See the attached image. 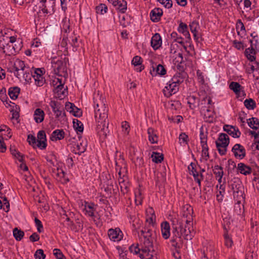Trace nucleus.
Listing matches in <instances>:
<instances>
[{
    "label": "nucleus",
    "instance_id": "28",
    "mask_svg": "<svg viewBox=\"0 0 259 259\" xmlns=\"http://www.w3.org/2000/svg\"><path fill=\"white\" fill-rule=\"evenodd\" d=\"M152 68L153 72L154 73L153 75H159L162 76L165 75L166 73V69L164 66L161 64L156 65L155 67L153 66Z\"/></svg>",
    "mask_w": 259,
    "mask_h": 259
},
{
    "label": "nucleus",
    "instance_id": "45",
    "mask_svg": "<svg viewBox=\"0 0 259 259\" xmlns=\"http://www.w3.org/2000/svg\"><path fill=\"white\" fill-rule=\"evenodd\" d=\"M189 27L191 32L193 34L194 37L196 38L198 28V23L196 21H193L189 24Z\"/></svg>",
    "mask_w": 259,
    "mask_h": 259
},
{
    "label": "nucleus",
    "instance_id": "34",
    "mask_svg": "<svg viewBox=\"0 0 259 259\" xmlns=\"http://www.w3.org/2000/svg\"><path fill=\"white\" fill-rule=\"evenodd\" d=\"M120 190L122 194H128L130 188V184L128 181L125 182L124 180L119 182Z\"/></svg>",
    "mask_w": 259,
    "mask_h": 259
},
{
    "label": "nucleus",
    "instance_id": "60",
    "mask_svg": "<svg viewBox=\"0 0 259 259\" xmlns=\"http://www.w3.org/2000/svg\"><path fill=\"white\" fill-rule=\"evenodd\" d=\"M75 108H76V107L74 104L70 102H67L65 104L66 110L70 113H73Z\"/></svg>",
    "mask_w": 259,
    "mask_h": 259
},
{
    "label": "nucleus",
    "instance_id": "8",
    "mask_svg": "<svg viewBox=\"0 0 259 259\" xmlns=\"http://www.w3.org/2000/svg\"><path fill=\"white\" fill-rule=\"evenodd\" d=\"M108 235L110 239L113 241H119L123 238V233L119 228L109 229Z\"/></svg>",
    "mask_w": 259,
    "mask_h": 259
},
{
    "label": "nucleus",
    "instance_id": "38",
    "mask_svg": "<svg viewBox=\"0 0 259 259\" xmlns=\"http://www.w3.org/2000/svg\"><path fill=\"white\" fill-rule=\"evenodd\" d=\"M143 197L142 192L140 189H136L135 191V201L137 205L142 204Z\"/></svg>",
    "mask_w": 259,
    "mask_h": 259
},
{
    "label": "nucleus",
    "instance_id": "51",
    "mask_svg": "<svg viewBox=\"0 0 259 259\" xmlns=\"http://www.w3.org/2000/svg\"><path fill=\"white\" fill-rule=\"evenodd\" d=\"M130 124L127 121H124L121 123L122 132L125 136H127L129 134Z\"/></svg>",
    "mask_w": 259,
    "mask_h": 259
},
{
    "label": "nucleus",
    "instance_id": "43",
    "mask_svg": "<svg viewBox=\"0 0 259 259\" xmlns=\"http://www.w3.org/2000/svg\"><path fill=\"white\" fill-rule=\"evenodd\" d=\"M23 74V78L25 79V81L27 83H31L32 77L33 78V73L28 69V70H25V72H22Z\"/></svg>",
    "mask_w": 259,
    "mask_h": 259
},
{
    "label": "nucleus",
    "instance_id": "56",
    "mask_svg": "<svg viewBox=\"0 0 259 259\" xmlns=\"http://www.w3.org/2000/svg\"><path fill=\"white\" fill-rule=\"evenodd\" d=\"M0 99L2 102H6L8 103V97L6 94V89L5 88H3L0 91Z\"/></svg>",
    "mask_w": 259,
    "mask_h": 259
},
{
    "label": "nucleus",
    "instance_id": "15",
    "mask_svg": "<svg viewBox=\"0 0 259 259\" xmlns=\"http://www.w3.org/2000/svg\"><path fill=\"white\" fill-rule=\"evenodd\" d=\"M25 69L26 66L24 62L20 60H17L16 61L12 68V69L15 71L14 73L15 76L19 78L20 76V73H19V71H22V72H25Z\"/></svg>",
    "mask_w": 259,
    "mask_h": 259
},
{
    "label": "nucleus",
    "instance_id": "40",
    "mask_svg": "<svg viewBox=\"0 0 259 259\" xmlns=\"http://www.w3.org/2000/svg\"><path fill=\"white\" fill-rule=\"evenodd\" d=\"M94 203L89 204L88 203H85L84 209L85 210L86 213L89 217H94L95 209L94 208Z\"/></svg>",
    "mask_w": 259,
    "mask_h": 259
},
{
    "label": "nucleus",
    "instance_id": "62",
    "mask_svg": "<svg viewBox=\"0 0 259 259\" xmlns=\"http://www.w3.org/2000/svg\"><path fill=\"white\" fill-rule=\"evenodd\" d=\"M3 206H4L3 207L4 210L6 212H8L9 211L10 209V203L9 201L8 200L7 198L6 197H4L3 198Z\"/></svg>",
    "mask_w": 259,
    "mask_h": 259
},
{
    "label": "nucleus",
    "instance_id": "2",
    "mask_svg": "<svg viewBox=\"0 0 259 259\" xmlns=\"http://www.w3.org/2000/svg\"><path fill=\"white\" fill-rule=\"evenodd\" d=\"M187 226L185 227L183 225L180 224L178 227H173L172 236L171 237L170 242L172 246L176 249L180 248L182 244V237L185 239L188 240L192 238L191 227L192 225V217L189 218L188 220L185 221Z\"/></svg>",
    "mask_w": 259,
    "mask_h": 259
},
{
    "label": "nucleus",
    "instance_id": "32",
    "mask_svg": "<svg viewBox=\"0 0 259 259\" xmlns=\"http://www.w3.org/2000/svg\"><path fill=\"white\" fill-rule=\"evenodd\" d=\"M105 108L106 109V113L107 114L108 108L105 106V104L101 101L96 103L95 102V117L96 118V110H99V112L101 113H103V110Z\"/></svg>",
    "mask_w": 259,
    "mask_h": 259
},
{
    "label": "nucleus",
    "instance_id": "9",
    "mask_svg": "<svg viewBox=\"0 0 259 259\" xmlns=\"http://www.w3.org/2000/svg\"><path fill=\"white\" fill-rule=\"evenodd\" d=\"M234 156L238 159H243L246 155V151L243 146L240 144H236L232 149Z\"/></svg>",
    "mask_w": 259,
    "mask_h": 259
},
{
    "label": "nucleus",
    "instance_id": "33",
    "mask_svg": "<svg viewBox=\"0 0 259 259\" xmlns=\"http://www.w3.org/2000/svg\"><path fill=\"white\" fill-rule=\"evenodd\" d=\"M73 127L78 135V133H82L83 131V125L82 123L77 119H74L73 120Z\"/></svg>",
    "mask_w": 259,
    "mask_h": 259
},
{
    "label": "nucleus",
    "instance_id": "22",
    "mask_svg": "<svg viewBox=\"0 0 259 259\" xmlns=\"http://www.w3.org/2000/svg\"><path fill=\"white\" fill-rule=\"evenodd\" d=\"M213 174L220 184L222 182V178L224 175L223 167L219 165H215L213 169Z\"/></svg>",
    "mask_w": 259,
    "mask_h": 259
},
{
    "label": "nucleus",
    "instance_id": "37",
    "mask_svg": "<svg viewBox=\"0 0 259 259\" xmlns=\"http://www.w3.org/2000/svg\"><path fill=\"white\" fill-rule=\"evenodd\" d=\"M212 101L210 97H206L200 102L199 101V109L200 110L201 107H205V109L210 107Z\"/></svg>",
    "mask_w": 259,
    "mask_h": 259
},
{
    "label": "nucleus",
    "instance_id": "54",
    "mask_svg": "<svg viewBox=\"0 0 259 259\" xmlns=\"http://www.w3.org/2000/svg\"><path fill=\"white\" fill-rule=\"evenodd\" d=\"M53 254L57 259H66L65 256L59 249H54L53 250Z\"/></svg>",
    "mask_w": 259,
    "mask_h": 259
},
{
    "label": "nucleus",
    "instance_id": "36",
    "mask_svg": "<svg viewBox=\"0 0 259 259\" xmlns=\"http://www.w3.org/2000/svg\"><path fill=\"white\" fill-rule=\"evenodd\" d=\"M248 126L254 130L259 128V120L257 118L252 117L248 119L247 122Z\"/></svg>",
    "mask_w": 259,
    "mask_h": 259
},
{
    "label": "nucleus",
    "instance_id": "52",
    "mask_svg": "<svg viewBox=\"0 0 259 259\" xmlns=\"http://www.w3.org/2000/svg\"><path fill=\"white\" fill-rule=\"evenodd\" d=\"M151 157L153 161L155 163L161 162L163 159L162 155L157 152H153Z\"/></svg>",
    "mask_w": 259,
    "mask_h": 259
},
{
    "label": "nucleus",
    "instance_id": "3",
    "mask_svg": "<svg viewBox=\"0 0 259 259\" xmlns=\"http://www.w3.org/2000/svg\"><path fill=\"white\" fill-rule=\"evenodd\" d=\"M103 112L101 113L99 110H96L97 130L100 136L106 137L109 133V121L107 119L108 114H106V109L104 108Z\"/></svg>",
    "mask_w": 259,
    "mask_h": 259
},
{
    "label": "nucleus",
    "instance_id": "11",
    "mask_svg": "<svg viewBox=\"0 0 259 259\" xmlns=\"http://www.w3.org/2000/svg\"><path fill=\"white\" fill-rule=\"evenodd\" d=\"M131 220L132 221L133 234L135 235L137 234L138 236L140 237L142 221L138 217H136L135 216L131 217Z\"/></svg>",
    "mask_w": 259,
    "mask_h": 259
},
{
    "label": "nucleus",
    "instance_id": "42",
    "mask_svg": "<svg viewBox=\"0 0 259 259\" xmlns=\"http://www.w3.org/2000/svg\"><path fill=\"white\" fill-rule=\"evenodd\" d=\"M171 80L176 82V84H177V85L179 87L180 84L183 82L184 81V77L183 76L182 73H176L171 79Z\"/></svg>",
    "mask_w": 259,
    "mask_h": 259
},
{
    "label": "nucleus",
    "instance_id": "24",
    "mask_svg": "<svg viewBox=\"0 0 259 259\" xmlns=\"http://www.w3.org/2000/svg\"><path fill=\"white\" fill-rule=\"evenodd\" d=\"M148 139L151 144H156L158 141V137L156 131L152 128H149L147 131Z\"/></svg>",
    "mask_w": 259,
    "mask_h": 259
},
{
    "label": "nucleus",
    "instance_id": "57",
    "mask_svg": "<svg viewBox=\"0 0 259 259\" xmlns=\"http://www.w3.org/2000/svg\"><path fill=\"white\" fill-rule=\"evenodd\" d=\"M224 239L225 245L228 247H231L233 244V241L228 233L224 234Z\"/></svg>",
    "mask_w": 259,
    "mask_h": 259
},
{
    "label": "nucleus",
    "instance_id": "10",
    "mask_svg": "<svg viewBox=\"0 0 259 259\" xmlns=\"http://www.w3.org/2000/svg\"><path fill=\"white\" fill-rule=\"evenodd\" d=\"M33 78L35 83L37 87H42L45 83L46 80L43 76L41 68H37L33 74Z\"/></svg>",
    "mask_w": 259,
    "mask_h": 259
},
{
    "label": "nucleus",
    "instance_id": "16",
    "mask_svg": "<svg viewBox=\"0 0 259 259\" xmlns=\"http://www.w3.org/2000/svg\"><path fill=\"white\" fill-rule=\"evenodd\" d=\"M223 129L228 134L233 138H237L240 137L241 135V132L238 127L235 126L226 124L224 126Z\"/></svg>",
    "mask_w": 259,
    "mask_h": 259
},
{
    "label": "nucleus",
    "instance_id": "25",
    "mask_svg": "<svg viewBox=\"0 0 259 259\" xmlns=\"http://www.w3.org/2000/svg\"><path fill=\"white\" fill-rule=\"evenodd\" d=\"M33 116L34 119L36 123H40L43 121L44 119L45 112L42 109L37 108L34 111Z\"/></svg>",
    "mask_w": 259,
    "mask_h": 259
},
{
    "label": "nucleus",
    "instance_id": "7",
    "mask_svg": "<svg viewBox=\"0 0 259 259\" xmlns=\"http://www.w3.org/2000/svg\"><path fill=\"white\" fill-rule=\"evenodd\" d=\"M179 89V87L176 84V82L169 80L166 84L163 90L164 95L166 97H169L177 93Z\"/></svg>",
    "mask_w": 259,
    "mask_h": 259
},
{
    "label": "nucleus",
    "instance_id": "27",
    "mask_svg": "<svg viewBox=\"0 0 259 259\" xmlns=\"http://www.w3.org/2000/svg\"><path fill=\"white\" fill-rule=\"evenodd\" d=\"M64 135L63 130H56L52 133L51 139L52 141L60 140L64 138Z\"/></svg>",
    "mask_w": 259,
    "mask_h": 259
},
{
    "label": "nucleus",
    "instance_id": "61",
    "mask_svg": "<svg viewBox=\"0 0 259 259\" xmlns=\"http://www.w3.org/2000/svg\"><path fill=\"white\" fill-rule=\"evenodd\" d=\"M34 221L37 227V231L39 233H41L43 231V226L41 221L36 218H35Z\"/></svg>",
    "mask_w": 259,
    "mask_h": 259
},
{
    "label": "nucleus",
    "instance_id": "31",
    "mask_svg": "<svg viewBox=\"0 0 259 259\" xmlns=\"http://www.w3.org/2000/svg\"><path fill=\"white\" fill-rule=\"evenodd\" d=\"M196 167V164L193 162H191L188 166L189 173L190 175L193 176L194 179L200 176V174L197 171Z\"/></svg>",
    "mask_w": 259,
    "mask_h": 259
},
{
    "label": "nucleus",
    "instance_id": "46",
    "mask_svg": "<svg viewBox=\"0 0 259 259\" xmlns=\"http://www.w3.org/2000/svg\"><path fill=\"white\" fill-rule=\"evenodd\" d=\"M10 150V152H11V154L13 156H14L15 157H16V155H17L20 157V158L18 159V160L19 162H23V157L24 156V155L22 154L20 152L18 151L16 149L15 147H11Z\"/></svg>",
    "mask_w": 259,
    "mask_h": 259
},
{
    "label": "nucleus",
    "instance_id": "53",
    "mask_svg": "<svg viewBox=\"0 0 259 259\" xmlns=\"http://www.w3.org/2000/svg\"><path fill=\"white\" fill-rule=\"evenodd\" d=\"M242 87L237 82L232 81L229 84V88L234 93L240 89Z\"/></svg>",
    "mask_w": 259,
    "mask_h": 259
},
{
    "label": "nucleus",
    "instance_id": "14",
    "mask_svg": "<svg viewBox=\"0 0 259 259\" xmlns=\"http://www.w3.org/2000/svg\"><path fill=\"white\" fill-rule=\"evenodd\" d=\"M156 215L153 208L149 207L146 210V222L150 226H154L155 224Z\"/></svg>",
    "mask_w": 259,
    "mask_h": 259
},
{
    "label": "nucleus",
    "instance_id": "18",
    "mask_svg": "<svg viewBox=\"0 0 259 259\" xmlns=\"http://www.w3.org/2000/svg\"><path fill=\"white\" fill-rule=\"evenodd\" d=\"M162 45L161 37L159 33H155L151 38V46L155 50L159 49Z\"/></svg>",
    "mask_w": 259,
    "mask_h": 259
},
{
    "label": "nucleus",
    "instance_id": "63",
    "mask_svg": "<svg viewBox=\"0 0 259 259\" xmlns=\"http://www.w3.org/2000/svg\"><path fill=\"white\" fill-rule=\"evenodd\" d=\"M196 74L198 82L202 84H204L205 80L202 72L200 70H198L196 72Z\"/></svg>",
    "mask_w": 259,
    "mask_h": 259
},
{
    "label": "nucleus",
    "instance_id": "4",
    "mask_svg": "<svg viewBox=\"0 0 259 259\" xmlns=\"http://www.w3.org/2000/svg\"><path fill=\"white\" fill-rule=\"evenodd\" d=\"M216 146L219 153L221 155H224L227 152V148L229 144V138L227 134H220L218 140L215 141Z\"/></svg>",
    "mask_w": 259,
    "mask_h": 259
},
{
    "label": "nucleus",
    "instance_id": "29",
    "mask_svg": "<svg viewBox=\"0 0 259 259\" xmlns=\"http://www.w3.org/2000/svg\"><path fill=\"white\" fill-rule=\"evenodd\" d=\"M20 91V88L17 87H11L8 90V94L12 99L15 100L18 98Z\"/></svg>",
    "mask_w": 259,
    "mask_h": 259
},
{
    "label": "nucleus",
    "instance_id": "17",
    "mask_svg": "<svg viewBox=\"0 0 259 259\" xmlns=\"http://www.w3.org/2000/svg\"><path fill=\"white\" fill-rule=\"evenodd\" d=\"M50 106L53 109V112L56 114V117L58 118L62 116L63 107L61 104L55 101H51L50 103Z\"/></svg>",
    "mask_w": 259,
    "mask_h": 259
},
{
    "label": "nucleus",
    "instance_id": "41",
    "mask_svg": "<svg viewBox=\"0 0 259 259\" xmlns=\"http://www.w3.org/2000/svg\"><path fill=\"white\" fill-rule=\"evenodd\" d=\"M244 104L248 110H253L256 107L255 102L252 99H246Z\"/></svg>",
    "mask_w": 259,
    "mask_h": 259
},
{
    "label": "nucleus",
    "instance_id": "1",
    "mask_svg": "<svg viewBox=\"0 0 259 259\" xmlns=\"http://www.w3.org/2000/svg\"><path fill=\"white\" fill-rule=\"evenodd\" d=\"M142 237L144 246L142 248L143 253L141 255L146 259H152L156 254V232L149 227H145L140 230L139 237Z\"/></svg>",
    "mask_w": 259,
    "mask_h": 259
},
{
    "label": "nucleus",
    "instance_id": "21",
    "mask_svg": "<svg viewBox=\"0 0 259 259\" xmlns=\"http://www.w3.org/2000/svg\"><path fill=\"white\" fill-rule=\"evenodd\" d=\"M163 14L162 9L160 8H155L150 12L151 20L154 22H158Z\"/></svg>",
    "mask_w": 259,
    "mask_h": 259
},
{
    "label": "nucleus",
    "instance_id": "12",
    "mask_svg": "<svg viewBox=\"0 0 259 259\" xmlns=\"http://www.w3.org/2000/svg\"><path fill=\"white\" fill-rule=\"evenodd\" d=\"M201 114L203 115L204 119L206 122L211 123L214 120V114L209 108L205 109V107L200 109Z\"/></svg>",
    "mask_w": 259,
    "mask_h": 259
},
{
    "label": "nucleus",
    "instance_id": "47",
    "mask_svg": "<svg viewBox=\"0 0 259 259\" xmlns=\"http://www.w3.org/2000/svg\"><path fill=\"white\" fill-rule=\"evenodd\" d=\"M179 142L182 145H185L188 143L189 138L185 133H181L179 137Z\"/></svg>",
    "mask_w": 259,
    "mask_h": 259
},
{
    "label": "nucleus",
    "instance_id": "50",
    "mask_svg": "<svg viewBox=\"0 0 259 259\" xmlns=\"http://www.w3.org/2000/svg\"><path fill=\"white\" fill-rule=\"evenodd\" d=\"M131 252L133 253L134 254L138 255L141 258L146 259L145 257H143L141 255V254L143 253L142 249L141 250L138 247H135L133 245H131Z\"/></svg>",
    "mask_w": 259,
    "mask_h": 259
},
{
    "label": "nucleus",
    "instance_id": "6",
    "mask_svg": "<svg viewBox=\"0 0 259 259\" xmlns=\"http://www.w3.org/2000/svg\"><path fill=\"white\" fill-rule=\"evenodd\" d=\"M47 0H40L39 6L37 7L36 5L32 7V11L33 12H37V13H39L40 11L45 14L51 15L54 12V7L55 3H52V6L51 8L48 9L46 5Z\"/></svg>",
    "mask_w": 259,
    "mask_h": 259
},
{
    "label": "nucleus",
    "instance_id": "55",
    "mask_svg": "<svg viewBox=\"0 0 259 259\" xmlns=\"http://www.w3.org/2000/svg\"><path fill=\"white\" fill-rule=\"evenodd\" d=\"M35 259H45L46 255L44 254V250L41 249H37L34 254Z\"/></svg>",
    "mask_w": 259,
    "mask_h": 259
},
{
    "label": "nucleus",
    "instance_id": "23",
    "mask_svg": "<svg viewBox=\"0 0 259 259\" xmlns=\"http://www.w3.org/2000/svg\"><path fill=\"white\" fill-rule=\"evenodd\" d=\"M237 169L239 172L244 175L250 174L252 172L251 168L243 163H239L238 164Z\"/></svg>",
    "mask_w": 259,
    "mask_h": 259
},
{
    "label": "nucleus",
    "instance_id": "20",
    "mask_svg": "<svg viewBox=\"0 0 259 259\" xmlns=\"http://www.w3.org/2000/svg\"><path fill=\"white\" fill-rule=\"evenodd\" d=\"M142 59L139 56H136L134 57L132 61V64L135 67V70L138 72H141L144 68L143 65H142Z\"/></svg>",
    "mask_w": 259,
    "mask_h": 259
},
{
    "label": "nucleus",
    "instance_id": "5",
    "mask_svg": "<svg viewBox=\"0 0 259 259\" xmlns=\"http://www.w3.org/2000/svg\"><path fill=\"white\" fill-rule=\"evenodd\" d=\"M52 67L55 73L59 76L65 75L67 74L65 63L62 60L53 58L52 60Z\"/></svg>",
    "mask_w": 259,
    "mask_h": 259
},
{
    "label": "nucleus",
    "instance_id": "44",
    "mask_svg": "<svg viewBox=\"0 0 259 259\" xmlns=\"http://www.w3.org/2000/svg\"><path fill=\"white\" fill-rule=\"evenodd\" d=\"M56 94H57L59 96V98H61V95H65L66 92V89H64V84H59L57 85L54 91Z\"/></svg>",
    "mask_w": 259,
    "mask_h": 259
},
{
    "label": "nucleus",
    "instance_id": "49",
    "mask_svg": "<svg viewBox=\"0 0 259 259\" xmlns=\"http://www.w3.org/2000/svg\"><path fill=\"white\" fill-rule=\"evenodd\" d=\"M108 8L104 4H100L96 7V11L98 14H104L107 11Z\"/></svg>",
    "mask_w": 259,
    "mask_h": 259
},
{
    "label": "nucleus",
    "instance_id": "64",
    "mask_svg": "<svg viewBox=\"0 0 259 259\" xmlns=\"http://www.w3.org/2000/svg\"><path fill=\"white\" fill-rule=\"evenodd\" d=\"M237 98H244L246 96V93L244 90V88L242 87L237 92L234 93Z\"/></svg>",
    "mask_w": 259,
    "mask_h": 259
},
{
    "label": "nucleus",
    "instance_id": "30",
    "mask_svg": "<svg viewBox=\"0 0 259 259\" xmlns=\"http://www.w3.org/2000/svg\"><path fill=\"white\" fill-rule=\"evenodd\" d=\"M178 31L179 32L183 33L186 38L189 40L190 39V35L188 30L187 25L185 23L182 22L180 24L178 28Z\"/></svg>",
    "mask_w": 259,
    "mask_h": 259
},
{
    "label": "nucleus",
    "instance_id": "59",
    "mask_svg": "<svg viewBox=\"0 0 259 259\" xmlns=\"http://www.w3.org/2000/svg\"><path fill=\"white\" fill-rule=\"evenodd\" d=\"M160 3L164 5L165 8L169 9L171 8L172 6V3L171 0H157Z\"/></svg>",
    "mask_w": 259,
    "mask_h": 259
},
{
    "label": "nucleus",
    "instance_id": "19",
    "mask_svg": "<svg viewBox=\"0 0 259 259\" xmlns=\"http://www.w3.org/2000/svg\"><path fill=\"white\" fill-rule=\"evenodd\" d=\"M170 225L169 224L166 222H163L161 224V232L162 237L164 239H167L170 236Z\"/></svg>",
    "mask_w": 259,
    "mask_h": 259
},
{
    "label": "nucleus",
    "instance_id": "39",
    "mask_svg": "<svg viewBox=\"0 0 259 259\" xmlns=\"http://www.w3.org/2000/svg\"><path fill=\"white\" fill-rule=\"evenodd\" d=\"M13 236L17 241H20L24 236V232L17 228H15L13 230Z\"/></svg>",
    "mask_w": 259,
    "mask_h": 259
},
{
    "label": "nucleus",
    "instance_id": "58",
    "mask_svg": "<svg viewBox=\"0 0 259 259\" xmlns=\"http://www.w3.org/2000/svg\"><path fill=\"white\" fill-rule=\"evenodd\" d=\"M171 37L174 39V41H177V42L180 44H183L182 37L178 36V35L177 32H172L171 34Z\"/></svg>",
    "mask_w": 259,
    "mask_h": 259
},
{
    "label": "nucleus",
    "instance_id": "35",
    "mask_svg": "<svg viewBox=\"0 0 259 259\" xmlns=\"http://www.w3.org/2000/svg\"><path fill=\"white\" fill-rule=\"evenodd\" d=\"M116 3H117V5H115V6H114L116 7V9L120 12L124 13L127 9L126 2L124 0H121L118 1Z\"/></svg>",
    "mask_w": 259,
    "mask_h": 259
},
{
    "label": "nucleus",
    "instance_id": "26",
    "mask_svg": "<svg viewBox=\"0 0 259 259\" xmlns=\"http://www.w3.org/2000/svg\"><path fill=\"white\" fill-rule=\"evenodd\" d=\"M187 100V103L191 109H194L199 106V100L194 96H190Z\"/></svg>",
    "mask_w": 259,
    "mask_h": 259
},
{
    "label": "nucleus",
    "instance_id": "13",
    "mask_svg": "<svg viewBox=\"0 0 259 259\" xmlns=\"http://www.w3.org/2000/svg\"><path fill=\"white\" fill-rule=\"evenodd\" d=\"M37 145L36 147L40 149H45L47 147V139L46 133L44 131H40L37 135Z\"/></svg>",
    "mask_w": 259,
    "mask_h": 259
},
{
    "label": "nucleus",
    "instance_id": "48",
    "mask_svg": "<svg viewBox=\"0 0 259 259\" xmlns=\"http://www.w3.org/2000/svg\"><path fill=\"white\" fill-rule=\"evenodd\" d=\"M27 141L29 145H31L33 148H36L37 147V139L34 136L32 135H28L27 136Z\"/></svg>",
    "mask_w": 259,
    "mask_h": 259
}]
</instances>
